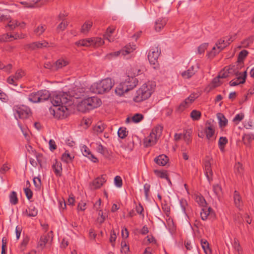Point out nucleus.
Returning a JSON list of instances; mask_svg holds the SVG:
<instances>
[{"label":"nucleus","instance_id":"obj_35","mask_svg":"<svg viewBox=\"0 0 254 254\" xmlns=\"http://www.w3.org/2000/svg\"><path fill=\"white\" fill-rule=\"evenodd\" d=\"M9 201L13 205H15L18 203V200L15 191H12L11 192L9 195Z\"/></svg>","mask_w":254,"mask_h":254},{"label":"nucleus","instance_id":"obj_31","mask_svg":"<svg viewBox=\"0 0 254 254\" xmlns=\"http://www.w3.org/2000/svg\"><path fill=\"white\" fill-rule=\"evenodd\" d=\"M228 140L226 137L221 136L219 138L218 145L219 148L221 151H223L224 150L225 146Z\"/></svg>","mask_w":254,"mask_h":254},{"label":"nucleus","instance_id":"obj_25","mask_svg":"<svg viewBox=\"0 0 254 254\" xmlns=\"http://www.w3.org/2000/svg\"><path fill=\"white\" fill-rule=\"evenodd\" d=\"M39 93L38 91L31 93L28 97V100L32 103H38L40 101Z\"/></svg>","mask_w":254,"mask_h":254},{"label":"nucleus","instance_id":"obj_5","mask_svg":"<svg viewBox=\"0 0 254 254\" xmlns=\"http://www.w3.org/2000/svg\"><path fill=\"white\" fill-rule=\"evenodd\" d=\"M152 94V90L145 84H143L136 92L133 98L135 102H140L148 99Z\"/></svg>","mask_w":254,"mask_h":254},{"label":"nucleus","instance_id":"obj_20","mask_svg":"<svg viewBox=\"0 0 254 254\" xmlns=\"http://www.w3.org/2000/svg\"><path fill=\"white\" fill-rule=\"evenodd\" d=\"M248 54V51L246 50H243L239 53L237 63H238L241 66H242V64H244V60L246 59Z\"/></svg>","mask_w":254,"mask_h":254},{"label":"nucleus","instance_id":"obj_45","mask_svg":"<svg viewBox=\"0 0 254 254\" xmlns=\"http://www.w3.org/2000/svg\"><path fill=\"white\" fill-rule=\"evenodd\" d=\"M25 212L27 213V215L28 217H35L38 214V211L35 208V207H33L32 208H29V213H28V211L26 209Z\"/></svg>","mask_w":254,"mask_h":254},{"label":"nucleus","instance_id":"obj_29","mask_svg":"<svg viewBox=\"0 0 254 254\" xmlns=\"http://www.w3.org/2000/svg\"><path fill=\"white\" fill-rule=\"evenodd\" d=\"M163 127L160 125H158L155 127L151 131L152 134H155L156 136L160 137L162 135Z\"/></svg>","mask_w":254,"mask_h":254},{"label":"nucleus","instance_id":"obj_40","mask_svg":"<svg viewBox=\"0 0 254 254\" xmlns=\"http://www.w3.org/2000/svg\"><path fill=\"white\" fill-rule=\"evenodd\" d=\"M49 237L50 236L48 234L42 236L40 239L39 245L41 247H44L48 242Z\"/></svg>","mask_w":254,"mask_h":254},{"label":"nucleus","instance_id":"obj_30","mask_svg":"<svg viewBox=\"0 0 254 254\" xmlns=\"http://www.w3.org/2000/svg\"><path fill=\"white\" fill-rule=\"evenodd\" d=\"M234 200L236 206L237 207H239L241 206L242 198L240 195V193L237 190L234 191Z\"/></svg>","mask_w":254,"mask_h":254},{"label":"nucleus","instance_id":"obj_10","mask_svg":"<svg viewBox=\"0 0 254 254\" xmlns=\"http://www.w3.org/2000/svg\"><path fill=\"white\" fill-rule=\"evenodd\" d=\"M205 175L209 184L213 180V172L211 169V163L209 160H206L204 164Z\"/></svg>","mask_w":254,"mask_h":254},{"label":"nucleus","instance_id":"obj_33","mask_svg":"<svg viewBox=\"0 0 254 254\" xmlns=\"http://www.w3.org/2000/svg\"><path fill=\"white\" fill-rule=\"evenodd\" d=\"M92 22L89 20L86 21L82 25L81 28V32L82 33H87L90 29L92 26Z\"/></svg>","mask_w":254,"mask_h":254},{"label":"nucleus","instance_id":"obj_24","mask_svg":"<svg viewBox=\"0 0 254 254\" xmlns=\"http://www.w3.org/2000/svg\"><path fill=\"white\" fill-rule=\"evenodd\" d=\"M73 158L74 156H71L67 150H66L65 152L63 154L61 157L62 160L66 163H69L72 162Z\"/></svg>","mask_w":254,"mask_h":254},{"label":"nucleus","instance_id":"obj_4","mask_svg":"<svg viewBox=\"0 0 254 254\" xmlns=\"http://www.w3.org/2000/svg\"><path fill=\"white\" fill-rule=\"evenodd\" d=\"M114 82L110 78H106L99 82L95 83L91 85L90 90L95 94H102L108 92L113 87Z\"/></svg>","mask_w":254,"mask_h":254},{"label":"nucleus","instance_id":"obj_17","mask_svg":"<svg viewBox=\"0 0 254 254\" xmlns=\"http://www.w3.org/2000/svg\"><path fill=\"white\" fill-rule=\"evenodd\" d=\"M92 38L82 39L76 42L75 45L78 47H88L92 46Z\"/></svg>","mask_w":254,"mask_h":254},{"label":"nucleus","instance_id":"obj_52","mask_svg":"<svg viewBox=\"0 0 254 254\" xmlns=\"http://www.w3.org/2000/svg\"><path fill=\"white\" fill-rule=\"evenodd\" d=\"M220 78L219 77L218 75L213 79L211 82V84H212L213 88L218 87L222 84V82H221L220 81Z\"/></svg>","mask_w":254,"mask_h":254},{"label":"nucleus","instance_id":"obj_27","mask_svg":"<svg viewBox=\"0 0 254 254\" xmlns=\"http://www.w3.org/2000/svg\"><path fill=\"white\" fill-rule=\"evenodd\" d=\"M242 139L245 145H249L254 139V136L253 134H245L243 136Z\"/></svg>","mask_w":254,"mask_h":254},{"label":"nucleus","instance_id":"obj_42","mask_svg":"<svg viewBox=\"0 0 254 254\" xmlns=\"http://www.w3.org/2000/svg\"><path fill=\"white\" fill-rule=\"evenodd\" d=\"M191 132L190 130H186L184 133V139L187 144H189L192 140Z\"/></svg>","mask_w":254,"mask_h":254},{"label":"nucleus","instance_id":"obj_39","mask_svg":"<svg viewBox=\"0 0 254 254\" xmlns=\"http://www.w3.org/2000/svg\"><path fill=\"white\" fill-rule=\"evenodd\" d=\"M92 40L93 41L92 46H94L95 47L101 46L104 43V40L101 38H92Z\"/></svg>","mask_w":254,"mask_h":254},{"label":"nucleus","instance_id":"obj_7","mask_svg":"<svg viewBox=\"0 0 254 254\" xmlns=\"http://www.w3.org/2000/svg\"><path fill=\"white\" fill-rule=\"evenodd\" d=\"M160 54L161 50L159 49L158 47H156L151 49L148 54L149 62L155 69L159 67L158 59Z\"/></svg>","mask_w":254,"mask_h":254},{"label":"nucleus","instance_id":"obj_59","mask_svg":"<svg viewBox=\"0 0 254 254\" xmlns=\"http://www.w3.org/2000/svg\"><path fill=\"white\" fill-rule=\"evenodd\" d=\"M150 185L148 184H145L144 185V190L145 198L146 200L149 199V193L150 191Z\"/></svg>","mask_w":254,"mask_h":254},{"label":"nucleus","instance_id":"obj_16","mask_svg":"<svg viewBox=\"0 0 254 254\" xmlns=\"http://www.w3.org/2000/svg\"><path fill=\"white\" fill-rule=\"evenodd\" d=\"M217 117L218 120L219 126L220 128L225 127L228 124V120L225 116L221 113L217 114Z\"/></svg>","mask_w":254,"mask_h":254},{"label":"nucleus","instance_id":"obj_21","mask_svg":"<svg viewBox=\"0 0 254 254\" xmlns=\"http://www.w3.org/2000/svg\"><path fill=\"white\" fill-rule=\"evenodd\" d=\"M166 24V20L165 18H160L155 22V30L159 32Z\"/></svg>","mask_w":254,"mask_h":254},{"label":"nucleus","instance_id":"obj_3","mask_svg":"<svg viewBox=\"0 0 254 254\" xmlns=\"http://www.w3.org/2000/svg\"><path fill=\"white\" fill-rule=\"evenodd\" d=\"M138 79L135 76H127L124 82H121L115 89V93L122 96L125 93L132 90L137 85Z\"/></svg>","mask_w":254,"mask_h":254},{"label":"nucleus","instance_id":"obj_14","mask_svg":"<svg viewBox=\"0 0 254 254\" xmlns=\"http://www.w3.org/2000/svg\"><path fill=\"white\" fill-rule=\"evenodd\" d=\"M225 68L228 71V73H230L231 76H238L241 74V72H240L239 70V67H238V65H235L231 64L228 66H226Z\"/></svg>","mask_w":254,"mask_h":254},{"label":"nucleus","instance_id":"obj_34","mask_svg":"<svg viewBox=\"0 0 254 254\" xmlns=\"http://www.w3.org/2000/svg\"><path fill=\"white\" fill-rule=\"evenodd\" d=\"M201 112L196 110H192L190 114V116L193 121H198L201 117Z\"/></svg>","mask_w":254,"mask_h":254},{"label":"nucleus","instance_id":"obj_49","mask_svg":"<svg viewBox=\"0 0 254 254\" xmlns=\"http://www.w3.org/2000/svg\"><path fill=\"white\" fill-rule=\"evenodd\" d=\"M124 50H120L116 52H112L106 56V58L108 59H111L113 57H116L119 56L121 54L123 55Z\"/></svg>","mask_w":254,"mask_h":254},{"label":"nucleus","instance_id":"obj_47","mask_svg":"<svg viewBox=\"0 0 254 254\" xmlns=\"http://www.w3.org/2000/svg\"><path fill=\"white\" fill-rule=\"evenodd\" d=\"M218 75L220 78H226L228 77L231 76L230 73H228V71L227 70L225 67L219 73Z\"/></svg>","mask_w":254,"mask_h":254},{"label":"nucleus","instance_id":"obj_51","mask_svg":"<svg viewBox=\"0 0 254 254\" xmlns=\"http://www.w3.org/2000/svg\"><path fill=\"white\" fill-rule=\"evenodd\" d=\"M36 157L37 161V164L39 165L40 168H42V164L44 160L43 155L42 153H36Z\"/></svg>","mask_w":254,"mask_h":254},{"label":"nucleus","instance_id":"obj_32","mask_svg":"<svg viewBox=\"0 0 254 254\" xmlns=\"http://www.w3.org/2000/svg\"><path fill=\"white\" fill-rule=\"evenodd\" d=\"M128 131L127 130V128L125 127H120L118 131V136L124 139L127 136Z\"/></svg>","mask_w":254,"mask_h":254},{"label":"nucleus","instance_id":"obj_23","mask_svg":"<svg viewBox=\"0 0 254 254\" xmlns=\"http://www.w3.org/2000/svg\"><path fill=\"white\" fill-rule=\"evenodd\" d=\"M67 62L64 60L59 59L54 63V68L55 71L58 70L59 68L66 65Z\"/></svg>","mask_w":254,"mask_h":254},{"label":"nucleus","instance_id":"obj_48","mask_svg":"<svg viewBox=\"0 0 254 254\" xmlns=\"http://www.w3.org/2000/svg\"><path fill=\"white\" fill-rule=\"evenodd\" d=\"M121 252H124L125 254H127L129 251V247L127 244V243L125 241L122 240L121 242Z\"/></svg>","mask_w":254,"mask_h":254},{"label":"nucleus","instance_id":"obj_53","mask_svg":"<svg viewBox=\"0 0 254 254\" xmlns=\"http://www.w3.org/2000/svg\"><path fill=\"white\" fill-rule=\"evenodd\" d=\"M12 37H13V36L8 33L0 35V43L7 42L9 38Z\"/></svg>","mask_w":254,"mask_h":254},{"label":"nucleus","instance_id":"obj_8","mask_svg":"<svg viewBox=\"0 0 254 254\" xmlns=\"http://www.w3.org/2000/svg\"><path fill=\"white\" fill-rule=\"evenodd\" d=\"M15 112L20 119H26L28 118L31 113L30 109L24 105L16 106Z\"/></svg>","mask_w":254,"mask_h":254},{"label":"nucleus","instance_id":"obj_58","mask_svg":"<svg viewBox=\"0 0 254 254\" xmlns=\"http://www.w3.org/2000/svg\"><path fill=\"white\" fill-rule=\"evenodd\" d=\"M37 48V44L36 42H33L30 44H27L24 46V49L25 50H34Z\"/></svg>","mask_w":254,"mask_h":254},{"label":"nucleus","instance_id":"obj_36","mask_svg":"<svg viewBox=\"0 0 254 254\" xmlns=\"http://www.w3.org/2000/svg\"><path fill=\"white\" fill-rule=\"evenodd\" d=\"M237 76L236 79H237L236 81H238L239 83L240 84L245 83L247 77V71H245L243 73L241 72V74Z\"/></svg>","mask_w":254,"mask_h":254},{"label":"nucleus","instance_id":"obj_22","mask_svg":"<svg viewBox=\"0 0 254 254\" xmlns=\"http://www.w3.org/2000/svg\"><path fill=\"white\" fill-rule=\"evenodd\" d=\"M200 243L205 253L206 254H211V250L209 247L208 241L205 239H201Z\"/></svg>","mask_w":254,"mask_h":254},{"label":"nucleus","instance_id":"obj_54","mask_svg":"<svg viewBox=\"0 0 254 254\" xmlns=\"http://www.w3.org/2000/svg\"><path fill=\"white\" fill-rule=\"evenodd\" d=\"M188 103L185 100L182 102L178 107L177 111L180 113L182 112L188 107Z\"/></svg>","mask_w":254,"mask_h":254},{"label":"nucleus","instance_id":"obj_6","mask_svg":"<svg viewBox=\"0 0 254 254\" xmlns=\"http://www.w3.org/2000/svg\"><path fill=\"white\" fill-rule=\"evenodd\" d=\"M227 37H226L223 38V39H220L217 41L215 44V46L217 48L218 51H217L216 47L215 46L213 47L212 50L207 54L209 58H213L216 55V54H218L225 48L229 45L230 42L226 41L225 39Z\"/></svg>","mask_w":254,"mask_h":254},{"label":"nucleus","instance_id":"obj_28","mask_svg":"<svg viewBox=\"0 0 254 254\" xmlns=\"http://www.w3.org/2000/svg\"><path fill=\"white\" fill-rule=\"evenodd\" d=\"M213 190L217 196L218 199L220 198L222 194V190L221 187L219 184L214 185L213 186Z\"/></svg>","mask_w":254,"mask_h":254},{"label":"nucleus","instance_id":"obj_13","mask_svg":"<svg viewBox=\"0 0 254 254\" xmlns=\"http://www.w3.org/2000/svg\"><path fill=\"white\" fill-rule=\"evenodd\" d=\"M154 162L160 166H165L169 161L168 157L165 154L159 155L154 159Z\"/></svg>","mask_w":254,"mask_h":254},{"label":"nucleus","instance_id":"obj_55","mask_svg":"<svg viewBox=\"0 0 254 254\" xmlns=\"http://www.w3.org/2000/svg\"><path fill=\"white\" fill-rule=\"evenodd\" d=\"M45 25H41L38 26L35 30L34 32L37 35H41L45 30Z\"/></svg>","mask_w":254,"mask_h":254},{"label":"nucleus","instance_id":"obj_46","mask_svg":"<svg viewBox=\"0 0 254 254\" xmlns=\"http://www.w3.org/2000/svg\"><path fill=\"white\" fill-rule=\"evenodd\" d=\"M196 201L203 208L206 207L207 202L203 196L201 195L197 197Z\"/></svg>","mask_w":254,"mask_h":254},{"label":"nucleus","instance_id":"obj_43","mask_svg":"<svg viewBox=\"0 0 254 254\" xmlns=\"http://www.w3.org/2000/svg\"><path fill=\"white\" fill-rule=\"evenodd\" d=\"M34 185L37 190H40L41 187V180L40 177H34L33 179Z\"/></svg>","mask_w":254,"mask_h":254},{"label":"nucleus","instance_id":"obj_61","mask_svg":"<svg viewBox=\"0 0 254 254\" xmlns=\"http://www.w3.org/2000/svg\"><path fill=\"white\" fill-rule=\"evenodd\" d=\"M162 207L163 211L166 215L168 216L170 212V207L165 202V203H162Z\"/></svg>","mask_w":254,"mask_h":254},{"label":"nucleus","instance_id":"obj_50","mask_svg":"<svg viewBox=\"0 0 254 254\" xmlns=\"http://www.w3.org/2000/svg\"><path fill=\"white\" fill-rule=\"evenodd\" d=\"M208 46V43H204L201 44L198 48H197V53L199 54H201L203 53L205 51V50L207 49Z\"/></svg>","mask_w":254,"mask_h":254},{"label":"nucleus","instance_id":"obj_56","mask_svg":"<svg viewBox=\"0 0 254 254\" xmlns=\"http://www.w3.org/2000/svg\"><path fill=\"white\" fill-rule=\"evenodd\" d=\"M114 183L117 187L121 188L123 185V181L121 177L119 176H116L114 178Z\"/></svg>","mask_w":254,"mask_h":254},{"label":"nucleus","instance_id":"obj_9","mask_svg":"<svg viewBox=\"0 0 254 254\" xmlns=\"http://www.w3.org/2000/svg\"><path fill=\"white\" fill-rule=\"evenodd\" d=\"M106 175H102L100 177H97L90 183V187L91 189L97 190L99 189L106 182Z\"/></svg>","mask_w":254,"mask_h":254},{"label":"nucleus","instance_id":"obj_12","mask_svg":"<svg viewBox=\"0 0 254 254\" xmlns=\"http://www.w3.org/2000/svg\"><path fill=\"white\" fill-rule=\"evenodd\" d=\"M198 68V66L197 65L195 69L194 66L192 65L188 70L183 71L181 73V75L184 79H189L196 72H197V69Z\"/></svg>","mask_w":254,"mask_h":254},{"label":"nucleus","instance_id":"obj_44","mask_svg":"<svg viewBox=\"0 0 254 254\" xmlns=\"http://www.w3.org/2000/svg\"><path fill=\"white\" fill-rule=\"evenodd\" d=\"M243 167L242 164L240 162L236 163L234 166V171L236 174L238 175H241L243 173Z\"/></svg>","mask_w":254,"mask_h":254},{"label":"nucleus","instance_id":"obj_15","mask_svg":"<svg viewBox=\"0 0 254 254\" xmlns=\"http://www.w3.org/2000/svg\"><path fill=\"white\" fill-rule=\"evenodd\" d=\"M159 138V137L156 136L155 134H152V132H151L149 136L146 138V147L152 146L156 144Z\"/></svg>","mask_w":254,"mask_h":254},{"label":"nucleus","instance_id":"obj_60","mask_svg":"<svg viewBox=\"0 0 254 254\" xmlns=\"http://www.w3.org/2000/svg\"><path fill=\"white\" fill-rule=\"evenodd\" d=\"M24 190L27 198L28 200H30V199H31L33 196L32 191L29 188H25Z\"/></svg>","mask_w":254,"mask_h":254},{"label":"nucleus","instance_id":"obj_38","mask_svg":"<svg viewBox=\"0 0 254 254\" xmlns=\"http://www.w3.org/2000/svg\"><path fill=\"white\" fill-rule=\"evenodd\" d=\"M154 173L160 178L166 179L168 177L167 171L166 170L160 171L158 170H154Z\"/></svg>","mask_w":254,"mask_h":254},{"label":"nucleus","instance_id":"obj_57","mask_svg":"<svg viewBox=\"0 0 254 254\" xmlns=\"http://www.w3.org/2000/svg\"><path fill=\"white\" fill-rule=\"evenodd\" d=\"M36 44L37 49H41L49 47V43L45 40L42 42H36Z\"/></svg>","mask_w":254,"mask_h":254},{"label":"nucleus","instance_id":"obj_19","mask_svg":"<svg viewBox=\"0 0 254 254\" xmlns=\"http://www.w3.org/2000/svg\"><path fill=\"white\" fill-rule=\"evenodd\" d=\"M52 168L57 176L60 177L62 176V167L61 162H59L56 160L55 163L53 165Z\"/></svg>","mask_w":254,"mask_h":254},{"label":"nucleus","instance_id":"obj_64","mask_svg":"<svg viewBox=\"0 0 254 254\" xmlns=\"http://www.w3.org/2000/svg\"><path fill=\"white\" fill-rule=\"evenodd\" d=\"M24 75V72L21 69H19L16 72L15 75L14 76V78L16 79V80H17L21 78Z\"/></svg>","mask_w":254,"mask_h":254},{"label":"nucleus","instance_id":"obj_63","mask_svg":"<svg viewBox=\"0 0 254 254\" xmlns=\"http://www.w3.org/2000/svg\"><path fill=\"white\" fill-rule=\"evenodd\" d=\"M49 149L52 152L55 150L57 148V146L56 144L55 141L53 139H50L49 140Z\"/></svg>","mask_w":254,"mask_h":254},{"label":"nucleus","instance_id":"obj_2","mask_svg":"<svg viewBox=\"0 0 254 254\" xmlns=\"http://www.w3.org/2000/svg\"><path fill=\"white\" fill-rule=\"evenodd\" d=\"M101 100L97 97H88L82 100L77 105L78 110L85 113L101 105Z\"/></svg>","mask_w":254,"mask_h":254},{"label":"nucleus","instance_id":"obj_26","mask_svg":"<svg viewBox=\"0 0 254 254\" xmlns=\"http://www.w3.org/2000/svg\"><path fill=\"white\" fill-rule=\"evenodd\" d=\"M97 150L98 152L102 154L105 157L107 158L110 156V154L108 149L103 146L101 144L98 145Z\"/></svg>","mask_w":254,"mask_h":254},{"label":"nucleus","instance_id":"obj_41","mask_svg":"<svg viewBox=\"0 0 254 254\" xmlns=\"http://www.w3.org/2000/svg\"><path fill=\"white\" fill-rule=\"evenodd\" d=\"M143 115L136 113L134 114L131 118L132 121L134 123H138L141 122L143 119Z\"/></svg>","mask_w":254,"mask_h":254},{"label":"nucleus","instance_id":"obj_11","mask_svg":"<svg viewBox=\"0 0 254 254\" xmlns=\"http://www.w3.org/2000/svg\"><path fill=\"white\" fill-rule=\"evenodd\" d=\"M204 133L207 139L211 140V137L214 135L215 129L213 127L210 122H207L206 127L204 129Z\"/></svg>","mask_w":254,"mask_h":254},{"label":"nucleus","instance_id":"obj_37","mask_svg":"<svg viewBox=\"0 0 254 254\" xmlns=\"http://www.w3.org/2000/svg\"><path fill=\"white\" fill-rule=\"evenodd\" d=\"M254 41V36H250L248 38L244 40L242 42V44L244 47H248L250 44H252Z\"/></svg>","mask_w":254,"mask_h":254},{"label":"nucleus","instance_id":"obj_62","mask_svg":"<svg viewBox=\"0 0 254 254\" xmlns=\"http://www.w3.org/2000/svg\"><path fill=\"white\" fill-rule=\"evenodd\" d=\"M18 26V21H9L7 24L6 27H8L10 30L14 29L16 27Z\"/></svg>","mask_w":254,"mask_h":254},{"label":"nucleus","instance_id":"obj_18","mask_svg":"<svg viewBox=\"0 0 254 254\" xmlns=\"http://www.w3.org/2000/svg\"><path fill=\"white\" fill-rule=\"evenodd\" d=\"M38 92L39 93L40 102L48 100L51 96L50 92L47 90H39Z\"/></svg>","mask_w":254,"mask_h":254},{"label":"nucleus","instance_id":"obj_1","mask_svg":"<svg viewBox=\"0 0 254 254\" xmlns=\"http://www.w3.org/2000/svg\"><path fill=\"white\" fill-rule=\"evenodd\" d=\"M70 98L66 93L60 92L53 94L51 103L57 108V111L53 110L54 116L59 119H64L69 115L68 109L66 105L70 102Z\"/></svg>","mask_w":254,"mask_h":254}]
</instances>
